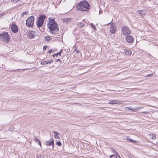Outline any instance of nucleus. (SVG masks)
Returning <instances> with one entry per match:
<instances>
[{
	"label": "nucleus",
	"instance_id": "nucleus-19",
	"mask_svg": "<svg viewBox=\"0 0 158 158\" xmlns=\"http://www.w3.org/2000/svg\"><path fill=\"white\" fill-rule=\"evenodd\" d=\"M62 50H61L60 51V52H58L57 53H55V54H53V57H55L56 56H57L58 55H59L60 56H61V53L62 52V51H61Z\"/></svg>",
	"mask_w": 158,
	"mask_h": 158
},
{
	"label": "nucleus",
	"instance_id": "nucleus-27",
	"mask_svg": "<svg viewBox=\"0 0 158 158\" xmlns=\"http://www.w3.org/2000/svg\"><path fill=\"white\" fill-rule=\"evenodd\" d=\"M35 141L36 142H37V143H38V142H39L40 141V140L36 138V137L35 138Z\"/></svg>",
	"mask_w": 158,
	"mask_h": 158
},
{
	"label": "nucleus",
	"instance_id": "nucleus-32",
	"mask_svg": "<svg viewBox=\"0 0 158 158\" xmlns=\"http://www.w3.org/2000/svg\"><path fill=\"white\" fill-rule=\"evenodd\" d=\"M59 61L60 63L61 62V60L60 59H57L56 60V62H58V61Z\"/></svg>",
	"mask_w": 158,
	"mask_h": 158
},
{
	"label": "nucleus",
	"instance_id": "nucleus-21",
	"mask_svg": "<svg viewBox=\"0 0 158 158\" xmlns=\"http://www.w3.org/2000/svg\"><path fill=\"white\" fill-rule=\"evenodd\" d=\"M21 28L22 30H23L24 32H25L27 30L26 27L24 25L21 26Z\"/></svg>",
	"mask_w": 158,
	"mask_h": 158
},
{
	"label": "nucleus",
	"instance_id": "nucleus-28",
	"mask_svg": "<svg viewBox=\"0 0 158 158\" xmlns=\"http://www.w3.org/2000/svg\"><path fill=\"white\" fill-rule=\"evenodd\" d=\"M56 144L59 146H60L61 145V143L60 142H56Z\"/></svg>",
	"mask_w": 158,
	"mask_h": 158
},
{
	"label": "nucleus",
	"instance_id": "nucleus-4",
	"mask_svg": "<svg viewBox=\"0 0 158 158\" xmlns=\"http://www.w3.org/2000/svg\"><path fill=\"white\" fill-rule=\"evenodd\" d=\"M46 18L44 15H41L39 18V19L37 20V25L38 27H41L43 24L44 19Z\"/></svg>",
	"mask_w": 158,
	"mask_h": 158
},
{
	"label": "nucleus",
	"instance_id": "nucleus-7",
	"mask_svg": "<svg viewBox=\"0 0 158 158\" xmlns=\"http://www.w3.org/2000/svg\"><path fill=\"white\" fill-rule=\"evenodd\" d=\"M122 33L124 35H129L131 34V32L128 27L124 26L121 28Z\"/></svg>",
	"mask_w": 158,
	"mask_h": 158
},
{
	"label": "nucleus",
	"instance_id": "nucleus-11",
	"mask_svg": "<svg viewBox=\"0 0 158 158\" xmlns=\"http://www.w3.org/2000/svg\"><path fill=\"white\" fill-rule=\"evenodd\" d=\"M34 31H30L28 35V36L31 39L33 38L35 36L34 34Z\"/></svg>",
	"mask_w": 158,
	"mask_h": 158
},
{
	"label": "nucleus",
	"instance_id": "nucleus-10",
	"mask_svg": "<svg viewBox=\"0 0 158 158\" xmlns=\"http://www.w3.org/2000/svg\"><path fill=\"white\" fill-rule=\"evenodd\" d=\"M127 42L128 43H131L133 41V38L131 36L127 35L126 37Z\"/></svg>",
	"mask_w": 158,
	"mask_h": 158
},
{
	"label": "nucleus",
	"instance_id": "nucleus-41",
	"mask_svg": "<svg viewBox=\"0 0 158 158\" xmlns=\"http://www.w3.org/2000/svg\"><path fill=\"white\" fill-rule=\"evenodd\" d=\"M9 130L10 131H11V129H10V128H9Z\"/></svg>",
	"mask_w": 158,
	"mask_h": 158
},
{
	"label": "nucleus",
	"instance_id": "nucleus-33",
	"mask_svg": "<svg viewBox=\"0 0 158 158\" xmlns=\"http://www.w3.org/2000/svg\"><path fill=\"white\" fill-rule=\"evenodd\" d=\"M91 25L93 28H95V25H93L92 23H91Z\"/></svg>",
	"mask_w": 158,
	"mask_h": 158
},
{
	"label": "nucleus",
	"instance_id": "nucleus-26",
	"mask_svg": "<svg viewBox=\"0 0 158 158\" xmlns=\"http://www.w3.org/2000/svg\"><path fill=\"white\" fill-rule=\"evenodd\" d=\"M37 158H44V157L42 155H38L37 156Z\"/></svg>",
	"mask_w": 158,
	"mask_h": 158
},
{
	"label": "nucleus",
	"instance_id": "nucleus-30",
	"mask_svg": "<svg viewBox=\"0 0 158 158\" xmlns=\"http://www.w3.org/2000/svg\"><path fill=\"white\" fill-rule=\"evenodd\" d=\"M128 109H129L130 110H133V111L135 110H137L136 109H133V108H129Z\"/></svg>",
	"mask_w": 158,
	"mask_h": 158
},
{
	"label": "nucleus",
	"instance_id": "nucleus-8",
	"mask_svg": "<svg viewBox=\"0 0 158 158\" xmlns=\"http://www.w3.org/2000/svg\"><path fill=\"white\" fill-rule=\"evenodd\" d=\"M11 29L12 31L15 33H16L18 31V27L15 24H13L12 25Z\"/></svg>",
	"mask_w": 158,
	"mask_h": 158
},
{
	"label": "nucleus",
	"instance_id": "nucleus-23",
	"mask_svg": "<svg viewBox=\"0 0 158 158\" xmlns=\"http://www.w3.org/2000/svg\"><path fill=\"white\" fill-rule=\"evenodd\" d=\"M28 14V12L27 11H25L22 14V16H24V15H27Z\"/></svg>",
	"mask_w": 158,
	"mask_h": 158
},
{
	"label": "nucleus",
	"instance_id": "nucleus-18",
	"mask_svg": "<svg viewBox=\"0 0 158 158\" xmlns=\"http://www.w3.org/2000/svg\"><path fill=\"white\" fill-rule=\"evenodd\" d=\"M113 151H114V155H111L110 156V158H117V156H116L115 155L116 154H117L118 155V153L117 152L115 151L114 150H113Z\"/></svg>",
	"mask_w": 158,
	"mask_h": 158
},
{
	"label": "nucleus",
	"instance_id": "nucleus-5",
	"mask_svg": "<svg viewBox=\"0 0 158 158\" xmlns=\"http://www.w3.org/2000/svg\"><path fill=\"white\" fill-rule=\"evenodd\" d=\"M45 145L47 146H49V148H47V150H51L54 148V142L53 139H50L48 141L45 142Z\"/></svg>",
	"mask_w": 158,
	"mask_h": 158
},
{
	"label": "nucleus",
	"instance_id": "nucleus-6",
	"mask_svg": "<svg viewBox=\"0 0 158 158\" xmlns=\"http://www.w3.org/2000/svg\"><path fill=\"white\" fill-rule=\"evenodd\" d=\"M34 17L33 16L29 17L26 20V24L27 26L31 27L33 25V21Z\"/></svg>",
	"mask_w": 158,
	"mask_h": 158
},
{
	"label": "nucleus",
	"instance_id": "nucleus-2",
	"mask_svg": "<svg viewBox=\"0 0 158 158\" xmlns=\"http://www.w3.org/2000/svg\"><path fill=\"white\" fill-rule=\"evenodd\" d=\"M77 8L81 11H87L89 10V5L88 2L85 0L81 1L77 3Z\"/></svg>",
	"mask_w": 158,
	"mask_h": 158
},
{
	"label": "nucleus",
	"instance_id": "nucleus-25",
	"mask_svg": "<svg viewBox=\"0 0 158 158\" xmlns=\"http://www.w3.org/2000/svg\"><path fill=\"white\" fill-rule=\"evenodd\" d=\"M150 138L152 139H156V136H154L152 135H150Z\"/></svg>",
	"mask_w": 158,
	"mask_h": 158
},
{
	"label": "nucleus",
	"instance_id": "nucleus-15",
	"mask_svg": "<svg viewBox=\"0 0 158 158\" xmlns=\"http://www.w3.org/2000/svg\"><path fill=\"white\" fill-rule=\"evenodd\" d=\"M62 21L64 23H67L71 21V19L70 18H65L63 19Z\"/></svg>",
	"mask_w": 158,
	"mask_h": 158
},
{
	"label": "nucleus",
	"instance_id": "nucleus-31",
	"mask_svg": "<svg viewBox=\"0 0 158 158\" xmlns=\"http://www.w3.org/2000/svg\"><path fill=\"white\" fill-rule=\"evenodd\" d=\"M47 48V46H44L43 47V49H46Z\"/></svg>",
	"mask_w": 158,
	"mask_h": 158
},
{
	"label": "nucleus",
	"instance_id": "nucleus-16",
	"mask_svg": "<svg viewBox=\"0 0 158 158\" xmlns=\"http://www.w3.org/2000/svg\"><path fill=\"white\" fill-rule=\"evenodd\" d=\"M53 133H54V136L56 139H59L60 137L59 136V133L56 131H53Z\"/></svg>",
	"mask_w": 158,
	"mask_h": 158
},
{
	"label": "nucleus",
	"instance_id": "nucleus-1",
	"mask_svg": "<svg viewBox=\"0 0 158 158\" xmlns=\"http://www.w3.org/2000/svg\"><path fill=\"white\" fill-rule=\"evenodd\" d=\"M47 25L49 29V32L54 35L58 31L57 24L54 19H50Z\"/></svg>",
	"mask_w": 158,
	"mask_h": 158
},
{
	"label": "nucleus",
	"instance_id": "nucleus-3",
	"mask_svg": "<svg viewBox=\"0 0 158 158\" xmlns=\"http://www.w3.org/2000/svg\"><path fill=\"white\" fill-rule=\"evenodd\" d=\"M1 40L5 42L8 43L10 40L9 35L7 32H3L1 34Z\"/></svg>",
	"mask_w": 158,
	"mask_h": 158
},
{
	"label": "nucleus",
	"instance_id": "nucleus-38",
	"mask_svg": "<svg viewBox=\"0 0 158 158\" xmlns=\"http://www.w3.org/2000/svg\"><path fill=\"white\" fill-rule=\"evenodd\" d=\"M52 50H50L49 51H48V52L49 53H50L52 51Z\"/></svg>",
	"mask_w": 158,
	"mask_h": 158
},
{
	"label": "nucleus",
	"instance_id": "nucleus-9",
	"mask_svg": "<svg viewBox=\"0 0 158 158\" xmlns=\"http://www.w3.org/2000/svg\"><path fill=\"white\" fill-rule=\"evenodd\" d=\"M110 31L112 34L114 33L116 31L115 26L112 24L110 25Z\"/></svg>",
	"mask_w": 158,
	"mask_h": 158
},
{
	"label": "nucleus",
	"instance_id": "nucleus-36",
	"mask_svg": "<svg viewBox=\"0 0 158 158\" xmlns=\"http://www.w3.org/2000/svg\"><path fill=\"white\" fill-rule=\"evenodd\" d=\"M38 143L40 145V147H41V143L40 142V141L39 142H38Z\"/></svg>",
	"mask_w": 158,
	"mask_h": 158
},
{
	"label": "nucleus",
	"instance_id": "nucleus-14",
	"mask_svg": "<svg viewBox=\"0 0 158 158\" xmlns=\"http://www.w3.org/2000/svg\"><path fill=\"white\" fill-rule=\"evenodd\" d=\"M125 51L123 52V53L124 55H126L130 56L131 55L132 53V52L131 50H124Z\"/></svg>",
	"mask_w": 158,
	"mask_h": 158
},
{
	"label": "nucleus",
	"instance_id": "nucleus-37",
	"mask_svg": "<svg viewBox=\"0 0 158 158\" xmlns=\"http://www.w3.org/2000/svg\"><path fill=\"white\" fill-rule=\"evenodd\" d=\"M4 15L3 13H2L1 14V16H3Z\"/></svg>",
	"mask_w": 158,
	"mask_h": 158
},
{
	"label": "nucleus",
	"instance_id": "nucleus-39",
	"mask_svg": "<svg viewBox=\"0 0 158 158\" xmlns=\"http://www.w3.org/2000/svg\"><path fill=\"white\" fill-rule=\"evenodd\" d=\"M102 11H101V10H100V11H99V14H100V13H102Z\"/></svg>",
	"mask_w": 158,
	"mask_h": 158
},
{
	"label": "nucleus",
	"instance_id": "nucleus-29",
	"mask_svg": "<svg viewBox=\"0 0 158 158\" xmlns=\"http://www.w3.org/2000/svg\"><path fill=\"white\" fill-rule=\"evenodd\" d=\"M128 140L130 142H134V143H135L136 142V141H134L132 139H128Z\"/></svg>",
	"mask_w": 158,
	"mask_h": 158
},
{
	"label": "nucleus",
	"instance_id": "nucleus-35",
	"mask_svg": "<svg viewBox=\"0 0 158 158\" xmlns=\"http://www.w3.org/2000/svg\"><path fill=\"white\" fill-rule=\"evenodd\" d=\"M76 51V53H78L80 52L79 50H75Z\"/></svg>",
	"mask_w": 158,
	"mask_h": 158
},
{
	"label": "nucleus",
	"instance_id": "nucleus-24",
	"mask_svg": "<svg viewBox=\"0 0 158 158\" xmlns=\"http://www.w3.org/2000/svg\"><path fill=\"white\" fill-rule=\"evenodd\" d=\"M21 0H11V2L14 3H17L18 1H20Z\"/></svg>",
	"mask_w": 158,
	"mask_h": 158
},
{
	"label": "nucleus",
	"instance_id": "nucleus-40",
	"mask_svg": "<svg viewBox=\"0 0 158 158\" xmlns=\"http://www.w3.org/2000/svg\"><path fill=\"white\" fill-rule=\"evenodd\" d=\"M114 1L116 2H118L119 1V0H114Z\"/></svg>",
	"mask_w": 158,
	"mask_h": 158
},
{
	"label": "nucleus",
	"instance_id": "nucleus-42",
	"mask_svg": "<svg viewBox=\"0 0 158 158\" xmlns=\"http://www.w3.org/2000/svg\"><path fill=\"white\" fill-rule=\"evenodd\" d=\"M118 156H119V157L120 158V156H118Z\"/></svg>",
	"mask_w": 158,
	"mask_h": 158
},
{
	"label": "nucleus",
	"instance_id": "nucleus-20",
	"mask_svg": "<svg viewBox=\"0 0 158 158\" xmlns=\"http://www.w3.org/2000/svg\"><path fill=\"white\" fill-rule=\"evenodd\" d=\"M45 40L47 41H49L52 40V38L48 36H45Z\"/></svg>",
	"mask_w": 158,
	"mask_h": 158
},
{
	"label": "nucleus",
	"instance_id": "nucleus-34",
	"mask_svg": "<svg viewBox=\"0 0 158 158\" xmlns=\"http://www.w3.org/2000/svg\"><path fill=\"white\" fill-rule=\"evenodd\" d=\"M153 75V74H148L146 76V77H148V76H151Z\"/></svg>",
	"mask_w": 158,
	"mask_h": 158
},
{
	"label": "nucleus",
	"instance_id": "nucleus-22",
	"mask_svg": "<svg viewBox=\"0 0 158 158\" xmlns=\"http://www.w3.org/2000/svg\"><path fill=\"white\" fill-rule=\"evenodd\" d=\"M77 25L81 27H84V24L83 23H78V24H77Z\"/></svg>",
	"mask_w": 158,
	"mask_h": 158
},
{
	"label": "nucleus",
	"instance_id": "nucleus-13",
	"mask_svg": "<svg viewBox=\"0 0 158 158\" xmlns=\"http://www.w3.org/2000/svg\"><path fill=\"white\" fill-rule=\"evenodd\" d=\"M137 13L142 16H143L146 14L145 11L143 10H139L137 11Z\"/></svg>",
	"mask_w": 158,
	"mask_h": 158
},
{
	"label": "nucleus",
	"instance_id": "nucleus-17",
	"mask_svg": "<svg viewBox=\"0 0 158 158\" xmlns=\"http://www.w3.org/2000/svg\"><path fill=\"white\" fill-rule=\"evenodd\" d=\"M118 101L117 100H114L110 102H109V104H114L117 103H119V102H117Z\"/></svg>",
	"mask_w": 158,
	"mask_h": 158
},
{
	"label": "nucleus",
	"instance_id": "nucleus-12",
	"mask_svg": "<svg viewBox=\"0 0 158 158\" xmlns=\"http://www.w3.org/2000/svg\"><path fill=\"white\" fill-rule=\"evenodd\" d=\"M53 62V61L52 60H45L42 61L41 62V64L42 65H45L47 64H51Z\"/></svg>",
	"mask_w": 158,
	"mask_h": 158
}]
</instances>
